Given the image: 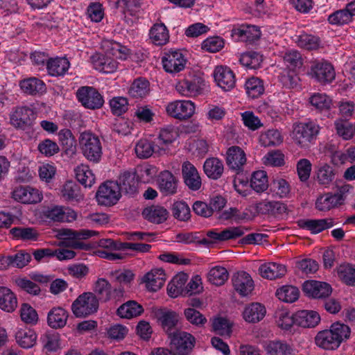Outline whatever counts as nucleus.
Instances as JSON below:
<instances>
[{"instance_id":"obj_22","label":"nucleus","mask_w":355,"mask_h":355,"mask_svg":"<svg viewBox=\"0 0 355 355\" xmlns=\"http://www.w3.org/2000/svg\"><path fill=\"white\" fill-rule=\"evenodd\" d=\"M232 284L234 289L241 296H247L254 288V282L251 276L245 271H239L234 274Z\"/></svg>"},{"instance_id":"obj_53","label":"nucleus","mask_w":355,"mask_h":355,"mask_svg":"<svg viewBox=\"0 0 355 355\" xmlns=\"http://www.w3.org/2000/svg\"><path fill=\"white\" fill-rule=\"evenodd\" d=\"M264 347L270 355H291L293 352L289 345L279 340L269 341L266 343Z\"/></svg>"},{"instance_id":"obj_52","label":"nucleus","mask_w":355,"mask_h":355,"mask_svg":"<svg viewBox=\"0 0 355 355\" xmlns=\"http://www.w3.org/2000/svg\"><path fill=\"white\" fill-rule=\"evenodd\" d=\"M245 89L248 97L252 98H259L264 92L263 81L255 77H252L246 80Z\"/></svg>"},{"instance_id":"obj_5","label":"nucleus","mask_w":355,"mask_h":355,"mask_svg":"<svg viewBox=\"0 0 355 355\" xmlns=\"http://www.w3.org/2000/svg\"><path fill=\"white\" fill-rule=\"evenodd\" d=\"M346 187H341L336 192H327L320 195L315 201V209L320 211H329L342 205L345 200Z\"/></svg>"},{"instance_id":"obj_14","label":"nucleus","mask_w":355,"mask_h":355,"mask_svg":"<svg viewBox=\"0 0 355 355\" xmlns=\"http://www.w3.org/2000/svg\"><path fill=\"white\" fill-rule=\"evenodd\" d=\"M162 62L166 72L176 73L184 69L187 60L180 51L171 50L164 53Z\"/></svg>"},{"instance_id":"obj_51","label":"nucleus","mask_w":355,"mask_h":355,"mask_svg":"<svg viewBox=\"0 0 355 355\" xmlns=\"http://www.w3.org/2000/svg\"><path fill=\"white\" fill-rule=\"evenodd\" d=\"M250 187L257 193H262L268 188V175L264 171H257L252 174Z\"/></svg>"},{"instance_id":"obj_20","label":"nucleus","mask_w":355,"mask_h":355,"mask_svg":"<svg viewBox=\"0 0 355 355\" xmlns=\"http://www.w3.org/2000/svg\"><path fill=\"white\" fill-rule=\"evenodd\" d=\"M182 177L185 184L192 191H198L202 185L201 178L196 168L190 162H185L182 166Z\"/></svg>"},{"instance_id":"obj_16","label":"nucleus","mask_w":355,"mask_h":355,"mask_svg":"<svg viewBox=\"0 0 355 355\" xmlns=\"http://www.w3.org/2000/svg\"><path fill=\"white\" fill-rule=\"evenodd\" d=\"M46 218L55 222L71 223L77 218V213L69 207L53 206L44 211Z\"/></svg>"},{"instance_id":"obj_10","label":"nucleus","mask_w":355,"mask_h":355,"mask_svg":"<svg viewBox=\"0 0 355 355\" xmlns=\"http://www.w3.org/2000/svg\"><path fill=\"white\" fill-rule=\"evenodd\" d=\"M196 110V105L189 100H177L169 103L166 107L167 114L180 120L191 118Z\"/></svg>"},{"instance_id":"obj_64","label":"nucleus","mask_w":355,"mask_h":355,"mask_svg":"<svg viewBox=\"0 0 355 355\" xmlns=\"http://www.w3.org/2000/svg\"><path fill=\"white\" fill-rule=\"evenodd\" d=\"M41 341L48 351H56L59 348L60 338L58 333L53 331H48L43 334L41 338Z\"/></svg>"},{"instance_id":"obj_18","label":"nucleus","mask_w":355,"mask_h":355,"mask_svg":"<svg viewBox=\"0 0 355 355\" xmlns=\"http://www.w3.org/2000/svg\"><path fill=\"white\" fill-rule=\"evenodd\" d=\"M303 291L309 297L313 298H324L331 294V287L326 282L309 280L304 282Z\"/></svg>"},{"instance_id":"obj_41","label":"nucleus","mask_w":355,"mask_h":355,"mask_svg":"<svg viewBox=\"0 0 355 355\" xmlns=\"http://www.w3.org/2000/svg\"><path fill=\"white\" fill-rule=\"evenodd\" d=\"M68 318L67 312L61 307L53 308L48 313L47 322L53 329H59L65 326Z\"/></svg>"},{"instance_id":"obj_36","label":"nucleus","mask_w":355,"mask_h":355,"mask_svg":"<svg viewBox=\"0 0 355 355\" xmlns=\"http://www.w3.org/2000/svg\"><path fill=\"white\" fill-rule=\"evenodd\" d=\"M266 313V310L263 305L254 302L245 307L243 311V318L247 322L256 323L264 318Z\"/></svg>"},{"instance_id":"obj_39","label":"nucleus","mask_w":355,"mask_h":355,"mask_svg":"<svg viewBox=\"0 0 355 355\" xmlns=\"http://www.w3.org/2000/svg\"><path fill=\"white\" fill-rule=\"evenodd\" d=\"M188 280L186 273L176 275L167 286V292L170 297H176L180 295H185L184 286Z\"/></svg>"},{"instance_id":"obj_42","label":"nucleus","mask_w":355,"mask_h":355,"mask_svg":"<svg viewBox=\"0 0 355 355\" xmlns=\"http://www.w3.org/2000/svg\"><path fill=\"white\" fill-rule=\"evenodd\" d=\"M315 342L318 347L324 349H335L340 345L329 329L318 332L315 338Z\"/></svg>"},{"instance_id":"obj_48","label":"nucleus","mask_w":355,"mask_h":355,"mask_svg":"<svg viewBox=\"0 0 355 355\" xmlns=\"http://www.w3.org/2000/svg\"><path fill=\"white\" fill-rule=\"evenodd\" d=\"M270 191L273 196L284 198L289 196L291 187L286 180L277 178L270 183Z\"/></svg>"},{"instance_id":"obj_25","label":"nucleus","mask_w":355,"mask_h":355,"mask_svg":"<svg viewBox=\"0 0 355 355\" xmlns=\"http://www.w3.org/2000/svg\"><path fill=\"white\" fill-rule=\"evenodd\" d=\"M298 226L310 231L312 234H318L334 225L331 218L302 219L297 221Z\"/></svg>"},{"instance_id":"obj_62","label":"nucleus","mask_w":355,"mask_h":355,"mask_svg":"<svg viewBox=\"0 0 355 355\" xmlns=\"http://www.w3.org/2000/svg\"><path fill=\"white\" fill-rule=\"evenodd\" d=\"M338 277L347 284L355 285V266L344 263L338 268Z\"/></svg>"},{"instance_id":"obj_57","label":"nucleus","mask_w":355,"mask_h":355,"mask_svg":"<svg viewBox=\"0 0 355 355\" xmlns=\"http://www.w3.org/2000/svg\"><path fill=\"white\" fill-rule=\"evenodd\" d=\"M335 173L333 168L324 164L320 165L316 172V180L318 182L325 187H327L334 180Z\"/></svg>"},{"instance_id":"obj_23","label":"nucleus","mask_w":355,"mask_h":355,"mask_svg":"<svg viewBox=\"0 0 355 355\" xmlns=\"http://www.w3.org/2000/svg\"><path fill=\"white\" fill-rule=\"evenodd\" d=\"M245 230L246 229L243 227H229L220 232L214 229L207 231L206 235L212 241H223L239 238L244 234Z\"/></svg>"},{"instance_id":"obj_47","label":"nucleus","mask_w":355,"mask_h":355,"mask_svg":"<svg viewBox=\"0 0 355 355\" xmlns=\"http://www.w3.org/2000/svg\"><path fill=\"white\" fill-rule=\"evenodd\" d=\"M203 168L205 174L213 180L220 178L224 169L223 162L219 159L214 157L207 159Z\"/></svg>"},{"instance_id":"obj_17","label":"nucleus","mask_w":355,"mask_h":355,"mask_svg":"<svg viewBox=\"0 0 355 355\" xmlns=\"http://www.w3.org/2000/svg\"><path fill=\"white\" fill-rule=\"evenodd\" d=\"M232 36L238 41L254 42L260 37L261 31L257 26L241 24L232 29Z\"/></svg>"},{"instance_id":"obj_31","label":"nucleus","mask_w":355,"mask_h":355,"mask_svg":"<svg viewBox=\"0 0 355 355\" xmlns=\"http://www.w3.org/2000/svg\"><path fill=\"white\" fill-rule=\"evenodd\" d=\"M320 321L319 313L312 310H301L295 313V324L304 328H313Z\"/></svg>"},{"instance_id":"obj_28","label":"nucleus","mask_w":355,"mask_h":355,"mask_svg":"<svg viewBox=\"0 0 355 355\" xmlns=\"http://www.w3.org/2000/svg\"><path fill=\"white\" fill-rule=\"evenodd\" d=\"M70 67V62L64 57L50 58L46 62V69L49 75L54 77L63 76Z\"/></svg>"},{"instance_id":"obj_11","label":"nucleus","mask_w":355,"mask_h":355,"mask_svg":"<svg viewBox=\"0 0 355 355\" xmlns=\"http://www.w3.org/2000/svg\"><path fill=\"white\" fill-rule=\"evenodd\" d=\"M170 340L171 348L180 355H188L196 343L194 336L186 331L174 332Z\"/></svg>"},{"instance_id":"obj_37","label":"nucleus","mask_w":355,"mask_h":355,"mask_svg":"<svg viewBox=\"0 0 355 355\" xmlns=\"http://www.w3.org/2000/svg\"><path fill=\"white\" fill-rule=\"evenodd\" d=\"M19 86L24 93L33 96L42 94L46 90V85L44 81L35 77H31L21 80L19 82Z\"/></svg>"},{"instance_id":"obj_2","label":"nucleus","mask_w":355,"mask_h":355,"mask_svg":"<svg viewBox=\"0 0 355 355\" xmlns=\"http://www.w3.org/2000/svg\"><path fill=\"white\" fill-rule=\"evenodd\" d=\"M78 145L84 157L94 164L101 161L103 146L99 137L91 131L80 132L78 137Z\"/></svg>"},{"instance_id":"obj_54","label":"nucleus","mask_w":355,"mask_h":355,"mask_svg":"<svg viewBox=\"0 0 355 355\" xmlns=\"http://www.w3.org/2000/svg\"><path fill=\"white\" fill-rule=\"evenodd\" d=\"M228 276L229 273L225 268L216 266L209 270L207 279L211 284L221 286L227 280Z\"/></svg>"},{"instance_id":"obj_56","label":"nucleus","mask_w":355,"mask_h":355,"mask_svg":"<svg viewBox=\"0 0 355 355\" xmlns=\"http://www.w3.org/2000/svg\"><path fill=\"white\" fill-rule=\"evenodd\" d=\"M275 321L282 329L288 330L295 324V313L292 315L286 309H279L275 312Z\"/></svg>"},{"instance_id":"obj_3","label":"nucleus","mask_w":355,"mask_h":355,"mask_svg":"<svg viewBox=\"0 0 355 355\" xmlns=\"http://www.w3.org/2000/svg\"><path fill=\"white\" fill-rule=\"evenodd\" d=\"M319 131V125L313 121L295 123L293 125L292 139L300 148H307Z\"/></svg>"},{"instance_id":"obj_24","label":"nucleus","mask_w":355,"mask_h":355,"mask_svg":"<svg viewBox=\"0 0 355 355\" xmlns=\"http://www.w3.org/2000/svg\"><path fill=\"white\" fill-rule=\"evenodd\" d=\"M226 162L228 167L237 173L243 171L246 163L245 152L239 146H232L227 151Z\"/></svg>"},{"instance_id":"obj_46","label":"nucleus","mask_w":355,"mask_h":355,"mask_svg":"<svg viewBox=\"0 0 355 355\" xmlns=\"http://www.w3.org/2000/svg\"><path fill=\"white\" fill-rule=\"evenodd\" d=\"M75 174L77 180L85 187H91L95 183V175L87 164H81L76 166Z\"/></svg>"},{"instance_id":"obj_40","label":"nucleus","mask_w":355,"mask_h":355,"mask_svg":"<svg viewBox=\"0 0 355 355\" xmlns=\"http://www.w3.org/2000/svg\"><path fill=\"white\" fill-rule=\"evenodd\" d=\"M168 212L163 207L153 205L145 208L142 211L144 218L154 223H162L168 217Z\"/></svg>"},{"instance_id":"obj_30","label":"nucleus","mask_w":355,"mask_h":355,"mask_svg":"<svg viewBox=\"0 0 355 355\" xmlns=\"http://www.w3.org/2000/svg\"><path fill=\"white\" fill-rule=\"evenodd\" d=\"M258 271L263 278L275 279L283 277L286 272V268L282 264L269 262L261 264Z\"/></svg>"},{"instance_id":"obj_15","label":"nucleus","mask_w":355,"mask_h":355,"mask_svg":"<svg viewBox=\"0 0 355 355\" xmlns=\"http://www.w3.org/2000/svg\"><path fill=\"white\" fill-rule=\"evenodd\" d=\"M178 137L177 128L171 125H166L159 130L155 140L158 155H162L168 149L169 146Z\"/></svg>"},{"instance_id":"obj_63","label":"nucleus","mask_w":355,"mask_h":355,"mask_svg":"<svg viewBox=\"0 0 355 355\" xmlns=\"http://www.w3.org/2000/svg\"><path fill=\"white\" fill-rule=\"evenodd\" d=\"M136 173L139 181L147 183L156 176L157 169L155 166L146 164L138 167Z\"/></svg>"},{"instance_id":"obj_19","label":"nucleus","mask_w":355,"mask_h":355,"mask_svg":"<svg viewBox=\"0 0 355 355\" xmlns=\"http://www.w3.org/2000/svg\"><path fill=\"white\" fill-rule=\"evenodd\" d=\"M214 78L217 85L225 91H229L235 86L234 73L227 67L217 66L214 71Z\"/></svg>"},{"instance_id":"obj_21","label":"nucleus","mask_w":355,"mask_h":355,"mask_svg":"<svg viewBox=\"0 0 355 355\" xmlns=\"http://www.w3.org/2000/svg\"><path fill=\"white\" fill-rule=\"evenodd\" d=\"M142 280L148 291L155 292L164 286L166 275L162 268H154L147 272Z\"/></svg>"},{"instance_id":"obj_43","label":"nucleus","mask_w":355,"mask_h":355,"mask_svg":"<svg viewBox=\"0 0 355 355\" xmlns=\"http://www.w3.org/2000/svg\"><path fill=\"white\" fill-rule=\"evenodd\" d=\"M135 152L140 159L149 158L153 153L158 154L156 143L155 144L147 139H141L136 143Z\"/></svg>"},{"instance_id":"obj_59","label":"nucleus","mask_w":355,"mask_h":355,"mask_svg":"<svg viewBox=\"0 0 355 355\" xmlns=\"http://www.w3.org/2000/svg\"><path fill=\"white\" fill-rule=\"evenodd\" d=\"M239 61L241 64L248 69H257L260 67L263 61L261 54L254 51L243 53L241 55Z\"/></svg>"},{"instance_id":"obj_29","label":"nucleus","mask_w":355,"mask_h":355,"mask_svg":"<svg viewBox=\"0 0 355 355\" xmlns=\"http://www.w3.org/2000/svg\"><path fill=\"white\" fill-rule=\"evenodd\" d=\"M60 196L64 200L69 202H80L84 199L80 187L73 181H67L61 187Z\"/></svg>"},{"instance_id":"obj_58","label":"nucleus","mask_w":355,"mask_h":355,"mask_svg":"<svg viewBox=\"0 0 355 355\" xmlns=\"http://www.w3.org/2000/svg\"><path fill=\"white\" fill-rule=\"evenodd\" d=\"M295 42L298 46L307 50L318 49L320 43L318 37L307 33L295 35Z\"/></svg>"},{"instance_id":"obj_44","label":"nucleus","mask_w":355,"mask_h":355,"mask_svg":"<svg viewBox=\"0 0 355 355\" xmlns=\"http://www.w3.org/2000/svg\"><path fill=\"white\" fill-rule=\"evenodd\" d=\"M144 311L143 307L135 301H128L119 307L117 315L123 318L130 319L140 315Z\"/></svg>"},{"instance_id":"obj_45","label":"nucleus","mask_w":355,"mask_h":355,"mask_svg":"<svg viewBox=\"0 0 355 355\" xmlns=\"http://www.w3.org/2000/svg\"><path fill=\"white\" fill-rule=\"evenodd\" d=\"M17 305L15 295L12 291L4 286H0V308L7 312L15 310Z\"/></svg>"},{"instance_id":"obj_32","label":"nucleus","mask_w":355,"mask_h":355,"mask_svg":"<svg viewBox=\"0 0 355 355\" xmlns=\"http://www.w3.org/2000/svg\"><path fill=\"white\" fill-rule=\"evenodd\" d=\"M149 39L156 46H163L169 41V31L163 23L155 24L149 30Z\"/></svg>"},{"instance_id":"obj_60","label":"nucleus","mask_w":355,"mask_h":355,"mask_svg":"<svg viewBox=\"0 0 355 355\" xmlns=\"http://www.w3.org/2000/svg\"><path fill=\"white\" fill-rule=\"evenodd\" d=\"M352 21L350 13L349 12L346 6L343 9L336 10L328 17L329 23L336 26L348 24Z\"/></svg>"},{"instance_id":"obj_8","label":"nucleus","mask_w":355,"mask_h":355,"mask_svg":"<svg viewBox=\"0 0 355 355\" xmlns=\"http://www.w3.org/2000/svg\"><path fill=\"white\" fill-rule=\"evenodd\" d=\"M76 97L83 107L90 110L99 109L104 103L103 96L93 87H80L76 92Z\"/></svg>"},{"instance_id":"obj_55","label":"nucleus","mask_w":355,"mask_h":355,"mask_svg":"<svg viewBox=\"0 0 355 355\" xmlns=\"http://www.w3.org/2000/svg\"><path fill=\"white\" fill-rule=\"evenodd\" d=\"M275 295L279 300L292 303L298 299L300 291L295 286L286 285L278 288Z\"/></svg>"},{"instance_id":"obj_9","label":"nucleus","mask_w":355,"mask_h":355,"mask_svg":"<svg viewBox=\"0 0 355 355\" xmlns=\"http://www.w3.org/2000/svg\"><path fill=\"white\" fill-rule=\"evenodd\" d=\"M310 76L320 84L325 85L334 80L336 72L332 64L328 61L315 60L311 66Z\"/></svg>"},{"instance_id":"obj_33","label":"nucleus","mask_w":355,"mask_h":355,"mask_svg":"<svg viewBox=\"0 0 355 355\" xmlns=\"http://www.w3.org/2000/svg\"><path fill=\"white\" fill-rule=\"evenodd\" d=\"M15 340L17 345L24 349L33 347L37 342L36 332L30 328H19L15 332Z\"/></svg>"},{"instance_id":"obj_38","label":"nucleus","mask_w":355,"mask_h":355,"mask_svg":"<svg viewBox=\"0 0 355 355\" xmlns=\"http://www.w3.org/2000/svg\"><path fill=\"white\" fill-rule=\"evenodd\" d=\"M257 209L261 214L281 215L286 212L284 203L279 201H263L257 204Z\"/></svg>"},{"instance_id":"obj_6","label":"nucleus","mask_w":355,"mask_h":355,"mask_svg":"<svg viewBox=\"0 0 355 355\" xmlns=\"http://www.w3.org/2000/svg\"><path fill=\"white\" fill-rule=\"evenodd\" d=\"M96 233L95 231L92 230L74 231L70 229H62L58 233L59 238L62 240L60 245L74 249H82L83 244L80 240L92 237Z\"/></svg>"},{"instance_id":"obj_61","label":"nucleus","mask_w":355,"mask_h":355,"mask_svg":"<svg viewBox=\"0 0 355 355\" xmlns=\"http://www.w3.org/2000/svg\"><path fill=\"white\" fill-rule=\"evenodd\" d=\"M173 216L181 221H187L190 218L191 211L189 205L184 201H176L172 206Z\"/></svg>"},{"instance_id":"obj_1","label":"nucleus","mask_w":355,"mask_h":355,"mask_svg":"<svg viewBox=\"0 0 355 355\" xmlns=\"http://www.w3.org/2000/svg\"><path fill=\"white\" fill-rule=\"evenodd\" d=\"M103 53H94L90 58L94 68L104 73L115 72L119 67V60L130 58L131 50L119 42L104 40L102 42Z\"/></svg>"},{"instance_id":"obj_27","label":"nucleus","mask_w":355,"mask_h":355,"mask_svg":"<svg viewBox=\"0 0 355 355\" xmlns=\"http://www.w3.org/2000/svg\"><path fill=\"white\" fill-rule=\"evenodd\" d=\"M203 82L199 77L191 80L184 79L177 84L176 89L182 96H191L197 94L201 90Z\"/></svg>"},{"instance_id":"obj_26","label":"nucleus","mask_w":355,"mask_h":355,"mask_svg":"<svg viewBox=\"0 0 355 355\" xmlns=\"http://www.w3.org/2000/svg\"><path fill=\"white\" fill-rule=\"evenodd\" d=\"M157 184L160 192L165 196L173 195L177 191L178 180L168 171L160 173L157 179Z\"/></svg>"},{"instance_id":"obj_49","label":"nucleus","mask_w":355,"mask_h":355,"mask_svg":"<svg viewBox=\"0 0 355 355\" xmlns=\"http://www.w3.org/2000/svg\"><path fill=\"white\" fill-rule=\"evenodd\" d=\"M259 141L264 147L275 146L282 143L283 137L277 130L270 129L261 133Z\"/></svg>"},{"instance_id":"obj_35","label":"nucleus","mask_w":355,"mask_h":355,"mask_svg":"<svg viewBox=\"0 0 355 355\" xmlns=\"http://www.w3.org/2000/svg\"><path fill=\"white\" fill-rule=\"evenodd\" d=\"M179 319V315L172 311H161L158 315L159 322L169 338L173 334L172 331L177 328Z\"/></svg>"},{"instance_id":"obj_34","label":"nucleus","mask_w":355,"mask_h":355,"mask_svg":"<svg viewBox=\"0 0 355 355\" xmlns=\"http://www.w3.org/2000/svg\"><path fill=\"white\" fill-rule=\"evenodd\" d=\"M137 178L135 172L128 171L122 172L116 182L119 185L120 190L130 194L136 193L139 181Z\"/></svg>"},{"instance_id":"obj_12","label":"nucleus","mask_w":355,"mask_h":355,"mask_svg":"<svg viewBox=\"0 0 355 355\" xmlns=\"http://www.w3.org/2000/svg\"><path fill=\"white\" fill-rule=\"evenodd\" d=\"M35 119V113L28 106L17 107L10 114V123L17 129L24 130L31 125Z\"/></svg>"},{"instance_id":"obj_7","label":"nucleus","mask_w":355,"mask_h":355,"mask_svg":"<svg viewBox=\"0 0 355 355\" xmlns=\"http://www.w3.org/2000/svg\"><path fill=\"white\" fill-rule=\"evenodd\" d=\"M121 198V190L117 182L107 181L101 184L96 193V198L101 205H115Z\"/></svg>"},{"instance_id":"obj_13","label":"nucleus","mask_w":355,"mask_h":355,"mask_svg":"<svg viewBox=\"0 0 355 355\" xmlns=\"http://www.w3.org/2000/svg\"><path fill=\"white\" fill-rule=\"evenodd\" d=\"M12 198L22 204H37L43 199V194L37 188L31 186H19L12 191Z\"/></svg>"},{"instance_id":"obj_50","label":"nucleus","mask_w":355,"mask_h":355,"mask_svg":"<svg viewBox=\"0 0 355 355\" xmlns=\"http://www.w3.org/2000/svg\"><path fill=\"white\" fill-rule=\"evenodd\" d=\"M149 92V83L144 78L135 79L128 88V94L133 98H144Z\"/></svg>"},{"instance_id":"obj_4","label":"nucleus","mask_w":355,"mask_h":355,"mask_svg":"<svg viewBox=\"0 0 355 355\" xmlns=\"http://www.w3.org/2000/svg\"><path fill=\"white\" fill-rule=\"evenodd\" d=\"M98 300L92 293H84L73 302L71 309L78 318L86 317L98 310Z\"/></svg>"}]
</instances>
